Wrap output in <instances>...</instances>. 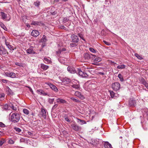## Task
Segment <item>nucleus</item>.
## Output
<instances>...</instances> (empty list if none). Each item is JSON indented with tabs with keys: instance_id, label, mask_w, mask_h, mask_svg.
Returning <instances> with one entry per match:
<instances>
[{
	"instance_id": "8fccbe9b",
	"label": "nucleus",
	"mask_w": 148,
	"mask_h": 148,
	"mask_svg": "<svg viewBox=\"0 0 148 148\" xmlns=\"http://www.w3.org/2000/svg\"><path fill=\"white\" fill-rule=\"evenodd\" d=\"M10 106L11 107L12 109L14 110H16L17 109L16 108L14 107L12 104H11V105H10Z\"/></svg>"
},
{
	"instance_id": "f704fd0d",
	"label": "nucleus",
	"mask_w": 148,
	"mask_h": 148,
	"mask_svg": "<svg viewBox=\"0 0 148 148\" xmlns=\"http://www.w3.org/2000/svg\"><path fill=\"white\" fill-rule=\"evenodd\" d=\"M72 87L76 89L79 88L80 86L78 84H74L72 85Z\"/></svg>"
},
{
	"instance_id": "ea45409f",
	"label": "nucleus",
	"mask_w": 148,
	"mask_h": 148,
	"mask_svg": "<svg viewBox=\"0 0 148 148\" xmlns=\"http://www.w3.org/2000/svg\"><path fill=\"white\" fill-rule=\"evenodd\" d=\"M5 141V140L3 138H2L1 140H0V146H2Z\"/></svg>"
},
{
	"instance_id": "bb28decb",
	"label": "nucleus",
	"mask_w": 148,
	"mask_h": 148,
	"mask_svg": "<svg viewBox=\"0 0 148 148\" xmlns=\"http://www.w3.org/2000/svg\"><path fill=\"white\" fill-rule=\"evenodd\" d=\"M6 90V91L8 92V94L11 95L12 94L13 92L12 90L8 86L7 87Z\"/></svg>"
},
{
	"instance_id": "3c124183",
	"label": "nucleus",
	"mask_w": 148,
	"mask_h": 148,
	"mask_svg": "<svg viewBox=\"0 0 148 148\" xmlns=\"http://www.w3.org/2000/svg\"><path fill=\"white\" fill-rule=\"evenodd\" d=\"M78 35L79 37H80L84 41H85V40L83 38V35L82 34L79 33L78 34Z\"/></svg>"
},
{
	"instance_id": "09e8293b",
	"label": "nucleus",
	"mask_w": 148,
	"mask_h": 148,
	"mask_svg": "<svg viewBox=\"0 0 148 148\" xmlns=\"http://www.w3.org/2000/svg\"><path fill=\"white\" fill-rule=\"evenodd\" d=\"M64 25L66 26H69L71 24V21H69L68 22H67V23H64Z\"/></svg>"
},
{
	"instance_id": "603ef678",
	"label": "nucleus",
	"mask_w": 148,
	"mask_h": 148,
	"mask_svg": "<svg viewBox=\"0 0 148 148\" xmlns=\"http://www.w3.org/2000/svg\"><path fill=\"white\" fill-rule=\"evenodd\" d=\"M65 120L67 122H69L70 120L69 119L68 117L66 116H64Z\"/></svg>"
},
{
	"instance_id": "c9c22d12",
	"label": "nucleus",
	"mask_w": 148,
	"mask_h": 148,
	"mask_svg": "<svg viewBox=\"0 0 148 148\" xmlns=\"http://www.w3.org/2000/svg\"><path fill=\"white\" fill-rule=\"evenodd\" d=\"M134 55L139 59L142 60L143 59L142 57L137 53H135Z\"/></svg>"
},
{
	"instance_id": "c03bdc74",
	"label": "nucleus",
	"mask_w": 148,
	"mask_h": 148,
	"mask_svg": "<svg viewBox=\"0 0 148 148\" xmlns=\"http://www.w3.org/2000/svg\"><path fill=\"white\" fill-rule=\"evenodd\" d=\"M71 99L72 100H73L74 101L78 103L80 102V101L79 100L75 99L73 97H71Z\"/></svg>"
},
{
	"instance_id": "dca6fc26",
	"label": "nucleus",
	"mask_w": 148,
	"mask_h": 148,
	"mask_svg": "<svg viewBox=\"0 0 148 148\" xmlns=\"http://www.w3.org/2000/svg\"><path fill=\"white\" fill-rule=\"evenodd\" d=\"M75 95L79 97L80 99H84V97L82 95L81 93L77 91H76L75 93Z\"/></svg>"
},
{
	"instance_id": "473e14b6",
	"label": "nucleus",
	"mask_w": 148,
	"mask_h": 148,
	"mask_svg": "<svg viewBox=\"0 0 148 148\" xmlns=\"http://www.w3.org/2000/svg\"><path fill=\"white\" fill-rule=\"evenodd\" d=\"M118 77L120 79V81L121 82H123L124 81V79H123V77L122 75H121V74H119L118 75Z\"/></svg>"
},
{
	"instance_id": "6e6552de",
	"label": "nucleus",
	"mask_w": 148,
	"mask_h": 148,
	"mask_svg": "<svg viewBox=\"0 0 148 148\" xmlns=\"http://www.w3.org/2000/svg\"><path fill=\"white\" fill-rule=\"evenodd\" d=\"M72 41L73 42H77L79 41V39L78 36L75 34H73L71 36Z\"/></svg>"
},
{
	"instance_id": "a211bd4d",
	"label": "nucleus",
	"mask_w": 148,
	"mask_h": 148,
	"mask_svg": "<svg viewBox=\"0 0 148 148\" xmlns=\"http://www.w3.org/2000/svg\"><path fill=\"white\" fill-rule=\"evenodd\" d=\"M49 86L54 91L56 92H57L58 91L57 88L56 86L53 84L50 83L49 84Z\"/></svg>"
},
{
	"instance_id": "4468645a",
	"label": "nucleus",
	"mask_w": 148,
	"mask_h": 148,
	"mask_svg": "<svg viewBox=\"0 0 148 148\" xmlns=\"http://www.w3.org/2000/svg\"><path fill=\"white\" fill-rule=\"evenodd\" d=\"M6 76L7 77H10L12 78H14L16 77V74L14 73L7 72H5Z\"/></svg>"
},
{
	"instance_id": "2f4dec72",
	"label": "nucleus",
	"mask_w": 148,
	"mask_h": 148,
	"mask_svg": "<svg viewBox=\"0 0 148 148\" xmlns=\"http://www.w3.org/2000/svg\"><path fill=\"white\" fill-rule=\"evenodd\" d=\"M48 102L50 104H52L53 103V102L54 100V98L51 99L49 98L48 99Z\"/></svg>"
},
{
	"instance_id": "412c9836",
	"label": "nucleus",
	"mask_w": 148,
	"mask_h": 148,
	"mask_svg": "<svg viewBox=\"0 0 148 148\" xmlns=\"http://www.w3.org/2000/svg\"><path fill=\"white\" fill-rule=\"evenodd\" d=\"M39 34V32L38 31L36 30H32L31 33L32 35L35 37H37Z\"/></svg>"
},
{
	"instance_id": "4c0bfd02",
	"label": "nucleus",
	"mask_w": 148,
	"mask_h": 148,
	"mask_svg": "<svg viewBox=\"0 0 148 148\" xmlns=\"http://www.w3.org/2000/svg\"><path fill=\"white\" fill-rule=\"evenodd\" d=\"M23 113L27 115L29 114V112L28 110L26 109H24L23 110Z\"/></svg>"
},
{
	"instance_id": "a19ab883",
	"label": "nucleus",
	"mask_w": 148,
	"mask_h": 148,
	"mask_svg": "<svg viewBox=\"0 0 148 148\" xmlns=\"http://www.w3.org/2000/svg\"><path fill=\"white\" fill-rule=\"evenodd\" d=\"M69 19L67 18H64L63 19V23H67V22H68L69 21Z\"/></svg>"
},
{
	"instance_id": "39448f33",
	"label": "nucleus",
	"mask_w": 148,
	"mask_h": 148,
	"mask_svg": "<svg viewBox=\"0 0 148 148\" xmlns=\"http://www.w3.org/2000/svg\"><path fill=\"white\" fill-rule=\"evenodd\" d=\"M112 87L114 90L116 91L120 89V84L119 82H115L112 84Z\"/></svg>"
},
{
	"instance_id": "37998d69",
	"label": "nucleus",
	"mask_w": 148,
	"mask_h": 148,
	"mask_svg": "<svg viewBox=\"0 0 148 148\" xmlns=\"http://www.w3.org/2000/svg\"><path fill=\"white\" fill-rule=\"evenodd\" d=\"M125 65H118L117 68L119 69H123L125 68Z\"/></svg>"
},
{
	"instance_id": "79ce46f5",
	"label": "nucleus",
	"mask_w": 148,
	"mask_h": 148,
	"mask_svg": "<svg viewBox=\"0 0 148 148\" xmlns=\"http://www.w3.org/2000/svg\"><path fill=\"white\" fill-rule=\"evenodd\" d=\"M8 48L11 50H14L13 47L11 45L9 44L7 46Z\"/></svg>"
},
{
	"instance_id": "9d476101",
	"label": "nucleus",
	"mask_w": 148,
	"mask_h": 148,
	"mask_svg": "<svg viewBox=\"0 0 148 148\" xmlns=\"http://www.w3.org/2000/svg\"><path fill=\"white\" fill-rule=\"evenodd\" d=\"M31 25L35 26H42L44 24L41 21H32Z\"/></svg>"
},
{
	"instance_id": "49530a36",
	"label": "nucleus",
	"mask_w": 148,
	"mask_h": 148,
	"mask_svg": "<svg viewBox=\"0 0 148 148\" xmlns=\"http://www.w3.org/2000/svg\"><path fill=\"white\" fill-rule=\"evenodd\" d=\"M4 95H5L3 93L0 94V100H3L4 99Z\"/></svg>"
},
{
	"instance_id": "4be33fe9",
	"label": "nucleus",
	"mask_w": 148,
	"mask_h": 148,
	"mask_svg": "<svg viewBox=\"0 0 148 148\" xmlns=\"http://www.w3.org/2000/svg\"><path fill=\"white\" fill-rule=\"evenodd\" d=\"M43 61L44 62L47 64H51L52 62L51 61L50 58L48 59L47 58H44Z\"/></svg>"
},
{
	"instance_id": "13d9d810",
	"label": "nucleus",
	"mask_w": 148,
	"mask_h": 148,
	"mask_svg": "<svg viewBox=\"0 0 148 148\" xmlns=\"http://www.w3.org/2000/svg\"><path fill=\"white\" fill-rule=\"evenodd\" d=\"M50 13L52 15H54L56 14L57 12L56 11H54L53 12H51Z\"/></svg>"
},
{
	"instance_id": "72a5a7b5",
	"label": "nucleus",
	"mask_w": 148,
	"mask_h": 148,
	"mask_svg": "<svg viewBox=\"0 0 148 148\" xmlns=\"http://www.w3.org/2000/svg\"><path fill=\"white\" fill-rule=\"evenodd\" d=\"M89 49L90 51L93 53H96L97 51L96 50H95L92 47L89 48Z\"/></svg>"
},
{
	"instance_id": "1a4fd4ad",
	"label": "nucleus",
	"mask_w": 148,
	"mask_h": 148,
	"mask_svg": "<svg viewBox=\"0 0 148 148\" xmlns=\"http://www.w3.org/2000/svg\"><path fill=\"white\" fill-rule=\"evenodd\" d=\"M129 105L132 107L136 105V101L134 99H130L129 101Z\"/></svg>"
},
{
	"instance_id": "a18cd8bd",
	"label": "nucleus",
	"mask_w": 148,
	"mask_h": 148,
	"mask_svg": "<svg viewBox=\"0 0 148 148\" xmlns=\"http://www.w3.org/2000/svg\"><path fill=\"white\" fill-rule=\"evenodd\" d=\"M0 25L2 28L4 29L5 30H6L5 29H6L5 25L2 23H0Z\"/></svg>"
},
{
	"instance_id": "f257e3e1",
	"label": "nucleus",
	"mask_w": 148,
	"mask_h": 148,
	"mask_svg": "<svg viewBox=\"0 0 148 148\" xmlns=\"http://www.w3.org/2000/svg\"><path fill=\"white\" fill-rule=\"evenodd\" d=\"M67 53L69 51L67 49H66V47L63 46H60L59 45L58 47V50L56 51V55L58 56H60V54L62 52Z\"/></svg>"
},
{
	"instance_id": "c756f323",
	"label": "nucleus",
	"mask_w": 148,
	"mask_h": 148,
	"mask_svg": "<svg viewBox=\"0 0 148 148\" xmlns=\"http://www.w3.org/2000/svg\"><path fill=\"white\" fill-rule=\"evenodd\" d=\"M40 67L43 70H45L48 69L49 66L47 65H40Z\"/></svg>"
},
{
	"instance_id": "cd10ccee",
	"label": "nucleus",
	"mask_w": 148,
	"mask_h": 148,
	"mask_svg": "<svg viewBox=\"0 0 148 148\" xmlns=\"http://www.w3.org/2000/svg\"><path fill=\"white\" fill-rule=\"evenodd\" d=\"M47 40L46 36L45 35H43V37L40 40V42H46Z\"/></svg>"
},
{
	"instance_id": "e433bc0d",
	"label": "nucleus",
	"mask_w": 148,
	"mask_h": 148,
	"mask_svg": "<svg viewBox=\"0 0 148 148\" xmlns=\"http://www.w3.org/2000/svg\"><path fill=\"white\" fill-rule=\"evenodd\" d=\"M34 5L36 7H38L40 5V2L38 1H36L34 2Z\"/></svg>"
},
{
	"instance_id": "5701e85b",
	"label": "nucleus",
	"mask_w": 148,
	"mask_h": 148,
	"mask_svg": "<svg viewBox=\"0 0 148 148\" xmlns=\"http://www.w3.org/2000/svg\"><path fill=\"white\" fill-rule=\"evenodd\" d=\"M104 146L105 148H111L112 145L108 142H106L104 144Z\"/></svg>"
},
{
	"instance_id": "423d86ee",
	"label": "nucleus",
	"mask_w": 148,
	"mask_h": 148,
	"mask_svg": "<svg viewBox=\"0 0 148 148\" xmlns=\"http://www.w3.org/2000/svg\"><path fill=\"white\" fill-rule=\"evenodd\" d=\"M0 13V16H1L2 19L3 20H6L7 21H9L10 20V16L9 18H7V15L6 14L2 12H1Z\"/></svg>"
},
{
	"instance_id": "f8f14e48",
	"label": "nucleus",
	"mask_w": 148,
	"mask_h": 148,
	"mask_svg": "<svg viewBox=\"0 0 148 148\" xmlns=\"http://www.w3.org/2000/svg\"><path fill=\"white\" fill-rule=\"evenodd\" d=\"M67 70L71 73H74L76 72L75 68L72 66H69L67 68Z\"/></svg>"
},
{
	"instance_id": "774afa93",
	"label": "nucleus",
	"mask_w": 148,
	"mask_h": 148,
	"mask_svg": "<svg viewBox=\"0 0 148 148\" xmlns=\"http://www.w3.org/2000/svg\"><path fill=\"white\" fill-rule=\"evenodd\" d=\"M109 62L110 63H111V64H112V65L114 64V62H112V61L109 60Z\"/></svg>"
},
{
	"instance_id": "20e7f679",
	"label": "nucleus",
	"mask_w": 148,
	"mask_h": 148,
	"mask_svg": "<svg viewBox=\"0 0 148 148\" xmlns=\"http://www.w3.org/2000/svg\"><path fill=\"white\" fill-rule=\"evenodd\" d=\"M71 127L73 130L76 132L80 131L82 128L78 125L75 122H73L71 125Z\"/></svg>"
},
{
	"instance_id": "393cba45",
	"label": "nucleus",
	"mask_w": 148,
	"mask_h": 148,
	"mask_svg": "<svg viewBox=\"0 0 148 148\" xmlns=\"http://www.w3.org/2000/svg\"><path fill=\"white\" fill-rule=\"evenodd\" d=\"M38 92H39L40 95H42L44 96H46L47 95V94L44 91L41 89L38 90H37Z\"/></svg>"
},
{
	"instance_id": "0e129e2a",
	"label": "nucleus",
	"mask_w": 148,
	"mask_h": 148,
	"mask_svg": "<svg viewBox=\"0 0 148 148\" xmlns=\"http://www.w3.org/2000/svg\"><path fill=\"white\" fill-rule=\"evenodd\" d=\"M98 73L99 74L103 75L105 74V73L103 72H98Z\"/></svg>"
},
{
	"instance_id": "ddd939ff",
	"label": "nucleus",
	"mask_w": 148,
	"mask_h": 148,
	"mask_svg": "<svg viewBox=\"0 0 148 148\" xmlns=\"http://www.w3.org/2000/svg\"><path fill=\"white\" fill-rule=\"evenodd\" d=\"M34 47H30L29 49L26 50L27 53L30 54H34L35 53V51L33 50Z\"/></svg>"
},
{
	"instance_id": "5fc2aeb1",
	"label": "nucleus",
	"mask_w": 148,
	"mask_h": 148,
	"mask_svg": "<svg viewBox=\"0 0 148 148\" xmlns=\"http://www.w3.org/2000/svg\"><path fill=\"white\" fill-rule=\"evenodd\" d=\"M5 125L3 123L0 122V127H5Z\"/></svg>"
},
{
	"instance_id": "c85d7f7f",
	"label": "nucleus",
	"mask_w": 148,
	"mask_h": 148,
	"mask_svg": "<svg viewBox=\"0 0 148 148\" xmlns=\"http://www.w3.org/2000/svg\"><path fill=\"white\" fill-rule=\"evenodd\" d=\"M101 60V59L100 58H97L94 60V62L97 63L100 62Z\"/></svg>"
},
{
	"instance_id": "b1692460",
	"label": "nucleus",
	"mask_w": 148,
	"mask_h": 148,
	"mask_svg": "<svg viewBox=\"0 0 148 148\" xmlns=\"http://www.w3.org/2000/svg\"><path fill=\"white\" fill-rule=\"evenodd\" d=\"M77 122L80 124V125H83L84 124H86V121L83 120H81L79 119H77Z\"/></svg>"
},
{
	"instance_id": "de8ad7c7",
	"label": "nucleus",
	"mask_w": 148,
	"mask_h": 148,
	"mask_svg": "<svg viewBox=\"0 0 148 148\" xmlns=\"http://www.w3.org/2000/svg\"><path fill=\"white\" fill-rule=\"evenodd\" d=\"M58 106V104H55L53 107L52 108V110H54Z\"/></svg>"
},
{
	"instance_id": "2eb2a0df",
	"label": "nucleus",
	"mask_w": 148,
	"mask_h": 148,
	"mask_svg": "<svg viewBox=\"0 0 148 148\" xmlns=\"http://www.w3.org/2000/svg\"><path fill=\"white\" fill-rule=\"evenodd\" d=\"M7 53L6 50L2 47L0 46V56L5 54Z\"/></svg>"
},
{
	"instance_id": "9b49d317",
	"label": "nucleus",
	"mask_w": 148,
	"mask_h": 148,
	"mask_svg": "<svg viewBox=\"0 0 148 148\" xmlns=\"http://www.w3.org/2000/svg\"><path fill=\"white\" fill-rule=\"evenodd\" d=\"M56 102L59 103L61 104H67V102L64 99L58 98L56 99Z\"/></svg>"
},
{
	"instance_id": "6e6d98bb",
	"label": "nucleus",
	"mask_w": 148,
	"mask_h": 148,
	"mask_svg": "<svg viewBox=\"0 0 148 148\" xmlns=\"http://www.w3.org/2000/svg\"><path fill=\"white\" fill-rule=\"evenodd\" d=\"M70 46L72 47H73L77 45L75 43H70Z\"/></svg>"
},
{
	"instance_id": "69168bd1",
	"label": "nucleus",
	"mask_w": 148,
	"mask_h": 148,
	"mask_svg": "<svg viewBox=\"0 0 148 148\" xmlns=\"http://www.w3.org/2000/svg\"><path fill=\"white\" fill-rule=\"evenodd\" d=\"M61 28L64 29L65 30H66V27H65L64 26H62L61 27Z\"/></svg>"
},
{
	"instance_id": "4d7b16f0",
	"label": "nucleus",
	"mask_w": 148,
	"mask_h": 148,
	"mask_svg": "<svg viewBox=\"0 0 148 148\" xmlns=\"http://www.w3.org/2000/svg\"><path fill=\"white\" fill-rule=\"evenodd\" d=\"M1 81L2 82L4 83H7L8 82V80L5 79H2L1 80Z\"/></svg>"
},
{
	"instance_id": "bf43d9fd",
	"label": "nucleus",
	"mask_w": 148,
	"mask_h": 148,
	"mask_svg": "<svg viewBox=\"0 0 148 148\" xmlns=\"http://www.w3.org/2000/svg\"><path fill=\"white\" fill-rule=\"evenodd\" d=\"M2 39L3 41H6L7 40L6 38L4 36H3L2 37Z\"/></svg>"
},
{
	"instance_id": "6ab92c4d",
	"label": "nucleus",
	"mask_w": 148,
	"mask_h": 148,
	"mask_svg": "<svg viewBox=\"0 0 148 148\" xmlns=\"http://www.w3.org/2000/svg\"><path fill=\"white\" fill-rule=\"evenodd\" d=\"M40 114L42 115V116L44 119H45L46 118V111L45 109L43 108L41 109Z\"/></svg>"
},
{
	"instance_id": "0eeeda50",
	"label": "nucleus",
	"mask_w": 148,
	"mask_h": 148,
	"mask_svg": "<svg viewBox=\"0 0 148 148\" xmlns=\"http://www.w3.org/2000/svg\"><path fill=\"white\" fill-rule=\"evenodd\" d=\"M78 71L79 76L87 78L88 77V75L87 73L82 72L80 69H78Z\"/></svg>"
},
{
	"instance_id": "338daca9",
	"label": "nucleus",
	"mask_w": 148,
	"mask_h": 148,
	"mask_svg": "<svg viewBox=\"0 0 148 148\" xmlns=\"http://www.w3.org/2000/svg\"><path fill=\"white\" fill-rule=\"evenodd\" d=\"M5 44L6 46H7V45H9V43L8 42H7V40L6 41H5Z\"/></svg>"
},
{
	"instance_id": "aec40b11",
	"label": "nucleus",
	"mask_w": 148,
	"mask_h": 148,
	"mask_svg": "<svg viewBox=\"0 0 148 148\" xmlns=\"http://www.w3.org/2000/svg\"><path fill=\"white\" fill-rule=\"evenodd\" d=\"M62 82L64 84H68L69 83L71 82V79L67 77H65L62 79Z\"/></svg>"
},
{
	"instance_id": "f03ea898",
	"label": "nucleus",
	"mask_w": 148,
	"mask_h": 148,
	"mask_svg": "<svg viewBox=\"0 0 148 148\" xmlns=\"http://www.w3.org/2000/svg\"><path fill=\"white\" fill-rule=\"evenodd\" d=\"M20 115L17 113L12 114L11 117V121L14 123H17L18 122L20 119Z\"/></svg>"
},
{
	"instance_id": "680f3d73",
	"label": "nucleus",
	"mask_w": 148,
	"mask_h": 148,
	"mask_svg": "<svg viewBox=\"0 0 148 148\" xmlns=\"http://www.w3.org/2000/svg\"><path fill=\"white\" fill-rule=\"evenodd\" d=\"M56 5H58V6L59 7H62V3H60V2L59 3H58Z\"/></svg>"
},
{
	"instance_id": "864d4df0",
	"label": "nucleus",
	"mask_w": 148,
	"mask_h": 148,
	"mask_svg": "<svg viewBox=\"0 0 148 148\" xmlns=\"http://www.w3.org/2000/svg\"><path fill=\"white\" fill-rule=\"evenodd\" d=\"M103 42L105 44L107 45H111V43L108 42H107L105 40H103Z\"/></svg>"
},
{
	"instance_id": "a878e982",
	"label": "nucleus",
	"mask_w": 148,
	"mask_h": 148,
	"mask_svg": "<svg viewBox=\"0 0 148 148\" xmlns=\"http://www.w3.org/2000/svg\"><path fill=\"white\" fill-rule=\"evenodd\" d=\"M3 111H7L9 110L8 109V105L7 104H5L2 106Z\"/></svg>"
},
{
	"instance_id": "58836bf2",
	"label": "nucleus",
	"mask_w": 148,
	"mask_h": 148,
	"mask_svg": "<svg viewBox=\"0 0 148 148\" xmlns=\"http://www.w3.org/2000/svg\"><path fill=\"white\" fill-rule=\"evenodd\" d=\"M110 96L112 98H113L114 96V93L112 91H110Z\"/></svg>"
},
{
	"instance_id": "7ed1b4c3",
	"label": "nucleus",
	"mask_w": 148,
	"mask_h": 148,
	"mask_svg": "<svg viewBox=\"0 0 148 148\" xmlns=\"http://www.w3.org/2000/svg\"><path fill=\"white\" fill-rule=\"evenodd\" d=\"M96 56L95 55L91 54H90L88 53H85L84 55L83 58L85 60H87L90 59H93Z\"/></svg>"
},
{
	"instance_id": "f3484780",
	"label": "nucleus",
	"mask_w": 148,
	"mask_h": 148,
	"mask_svg": "<svg viewBox=\"0 0 148 148\" xmlns=\"http://www.w3.org/2000/svg\"><path fill=\"white\" fill-rule=\"evenodd\" d=\"M140 80L142 84H143L147 88H148V84L146 82L145 79L141 77L140 79Z\"/></svg>"
},
{
	"instance_id": "052dcab7",
	"label": "nucleus",
	"mask_w": 148,
	"mask_h": 148,
	"mask_svg": "<svg viewBox=\"0 0 148 148\" xmlns=\"http://www.w3.org/2000/svg\"><path fill=\"white\" fill-rule=\"evenodd\" d=\"M27 134L29 135H33V133L32 132H27Z\"/></svg>"
},
{
	"instance_id": "7c9ffc66",
	"label": "nucleus",
	"mask_w": 148,
	"mask_h": 148,
	"mask_svg": "<svg viewBox=\"0 0 148 148\" xmlns=\"http://www.w3.org/2000/svg\"><path fill=\"white\" fill-rule=\"evenodd\" d=\"M14 129L17 133H20L21 131L20 129L16 127H14Z\"/></svg>"
},
{
	"instance_id": "e2e57ef3",
	"label": "nucleus",
	"mask_w": 148,
	"mask_h": 148,
	"mask_svg": "<svg viewBox=\"0 0 148 148\" xmlns=\"http://www.w3.org/2000/svg\"><path fill=\"white\" fill-rule=\"evenodd\" d=\"M9 142L11 144H13L14 143L13 141L11 139H10L9 140Z\"/></svg>"
}]
</instances>
